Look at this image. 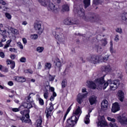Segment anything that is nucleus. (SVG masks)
<instances>
[{"label":"nucleus","instance_id":"f257e3e1","mask_svg":"<svg viewBox=\"0 0 127 127\" xmlns=\"http://www.w3.org/2000/svg\"><path fill=\"white\" fill-rule=\"evenodd\" d=\"M104 79L103 77L97 78L95 79V82L93 81H87L86 82L87 86L88 88H90V89H95L97 87L99 89L105 90L109 85L110 89L112 91H115V90H117L119 88V86H120V80H115L112 81V79H109L106 82H105Z\"/></svg>","mask_w":127,"mask_h":127},{"label":"nucleus","instance_id":"f03ea898","mask_svg":"<svg viewBox=\"0 0 127 127\" xmlns=\"http://www.w3.org/2000/svg\"><path fill=\"white\" fill-rule=\"evenodd\" d=\"M73 11L75 14H77V16H79V17L82 18L86 21H92V22H94V21L99 22V21H100V18H99V16H98L94 15L89 17L86 16L85 14V11L83 8H79L77 9L76 8H74Z\"/></svg>","mask_w":127,"mask_h":127},{"label":"nucleus","instance_id":"7ed1b4c3","mask_svg":"<svg viewBox=\"0 0 127 127\" xmlns=\"http://www.w3.org/2000/svg\"><path fill=\"white\" fill-rule=\"evenodd\" d=\"M81 114H82V109L79 106H78L75 111L73 112V115L67 119V126L74 127L77 124L78 120H79V118L81 116Z\"/></svg>","mask_w":127,"mask_h":127},{"label":"nucleus","instance_id":"20e7f679","mask_svg":"<svg viewBox=\"0 0 127 127\" xmlns=\"http://www.w3.org/2000/svg\"><path fill=\"white\" fill-rule=\"evenodd\" d=\"M39 2L43 6H47L49 10L53 11L54 12H57L59 11V9L56 7L54 4L53 0H38Z\"/></svg>","mask_w":127,"mask_h":127},{"label":"nucleus","instance_id":"39448f33","mask_svg":"<svg viewBox=\"0 0 127 127\" xmlns=\"http://www.w3.org/2000/svg\"><path fill=\"white\" fill-rule=\"evenodd\" d=\"M53 34L55 38L59 40L60 42H63L65 40V36L63 33L60 32L59 33H56V31H53Z\"/></svg>","mask_w":127,"mask_h":127},{"label":"nucleus","instance_id":"423d86ee","mask_svg":"<svg viewBox=\"0 0 127 127\" xmlns=\"http://www.w3.org/2000/svg\"><path fill=\"white\" fill-rule=\"evenodd\" d=\"M88 61L93 64L99 63L100 60V57L97 55H92L87 59Z\"/></svg>","mask_w":127,"mask_h":127},{"label":"nucleus","instance_id":"0eeeda50","mask_svg":"<svg viewBox=\"0 0 127 127\" xmlns=\"http://www.w3.org/2000/svg\"><path fill=\"white\" fill-rule=\"evenodd\" d=\"M87 95H88V93L85 94H81L79 93L77 95L76 101L79 105H81L82 103L84 102L83 99H85V98H87Z\"/></svg>","mask_w":127,"mask_h":127},{"label":"nucleus","instance_id":"6e6552de","mask_svg":"<svg viewBox=\"0 0 127 127\" xmlns=\"http://www.w3.org/2000/svg\"><path fill=\"white\" fill-rule=\"evenodd\" d=\"M97 124L98 127H104L107 126V122L105 121V118L104 117H99L98 123H97Z\"/></svg>","mask_w":127,"mask_h":127},{"label":"nucleus","instance_id":"1a4fd4ad","mask_svg":"<svg viewBox=\"0 0 127 127\" xmlns=\"http://www.w3.org/2000/svg\"><path fill=\"white\" fill-rule=\"evenodd\" d=\"M50 107L49 108L47 109L45 113L46 114V117L47 119L50 117V115H51V113H52V111L54 110V105L52 104V102L50 103L49 104Z\"/></svg>","mask_w":127,"mask_h":127},{"label":"nucleus","instance_id":"9d476101","mask_svg":"<svg viewBox=\"0 0 127 127\" xmlns=\"http://www.w3.org/2000/svg\"><path fill=\"white\" fill-rule=\"evenodd\" d=\"M34 27L35 28V30L37 31L39 34H41L42 32H43V29L41 27V24L38 23H35L34 24Z\"/></svg>","mask_w":127,"mask_h":127},{"label":"nucleus","instance_id":"9b49d317","mask_svg":"<svg viewBox=\"0 0 127 127\" xmlns=\"http://www.w3.org/2000/svg\"><path fill=\"white\" fill-rule=\"evenodd\" d=\"M64 22L66 25H72V24H77V23H78V22L71 18L65 19Z\"/></svg>","mask_w":127,"mask_h":127},{"label":"nucleus","instance_id":"f8f14e48","mask_svg":"<svg viewBox=\"0 0 127 127\" xmlns=\"http://www.w3.org/2000/svg\"><path fill=\"white\" fill-rule=\"evenodd\" d=\"M109 105V103L108 101L104 100L101 103V110L103 111V112H106L107 110H108V106Z\"/></svg>","mask_w":127,"mask_h":127},{"label":"nucleus","instance_id":"ddd939ff","mask_svg":"<svg viewBox=\"0 0 127 127\" xmlns=\"http://www.w3.org/2000/svg\"><path fill=\"white\" fill-rule=\"evenodd\" d=\"M102 70L106 73H110V72H113L115 70L113 67H112L111 65H105L102 67Z\"/></svg>","mask_w":127,"mask_h":127},{"label":"nucleus","instance_id":"4468645a","mask_svg":"<svg viewBox=\"0 0 127 127\" xmlns=\"http://www.w3.org/2000/svg\"><path fill=\"white\" fill-rule=\"evenodd\" d=\"M55 63H56L55 68L59 71H60V70H61V66H62L60 60L58 58L56 59L55 61Z\"/></svg>","mask_w":127,"mask_h":127},{"label":"nucleus","instance_id":"2eb2a0df","mask_svg":"<svg viewBox=\"0 0 127 127\" xmlns=\"http://www.w3.org/2000/svg\"><path fill=\"white\" fill-rule=\"evenodd\" d=\"M107 120H108L111 123H110V126L111 127H119L117 124H116V120L115 118H112L111 117H107Z\"/></svg>","mask_w":127,"mask_h":127},{"label":"nucleus","instance_id":"dca6fc26","mask_svg":"<svg viewBox=\"0 0 127 127\" xmlns=\"http://www.w3.org/2000/svg\"><path fill=\"white\" fill-rule=\"evenodd\" d=\"M14 80L16 82H19L20 83H24L26 81V78L23 76H15L14 77Z\"/></svg>","mask_w":127,"mask_h":127},{"label":"nucleus","instance_id":"f3484780","mask_svg":"<svg viewBox=\"0 0 127 127\" xmlns=\"http://www.w3.org/2000/svg\"><path fill=\"white\" fill-rule=\"evenodd\" d=\"M120 110V105H119V103L116 102L113 104L112 112L113 113H117Z\"/></svg>","mask_w":127,"mask_h":127},{"label":"nucleus","instance_id":"a211bd4d","mask_svg":"<svg viewBox=\"0 0 127 127\" xmlns=\"http://www.w3.org/2000/svg\"><path fill=\"white\" fill-rule=\"evenodd\" d=\"M119 123L122 125V126H127V115L121 117L119 119Z\"/></svg>","mask_w":127,"mask_h":127},{"label":"nucleus","instance_id":"6ab92c4d","mask_svg":"<svg viewBox=\"0 0 127 127\" xmlns=\"http://www.w3.org/2000/svg\"><path fill=\"white\" fill-rule=\"evenodd\" d=\"M117 95L119 97V99L121 102H123L124 101V99L125 98V93L122 90H119L118 92Z\"/></svg>","mask_w":127,"mask_h":127},{"label":"nucleus","instance_id":"aec40b11","mask_svg":"<svg viewBox=\"0 0 127 127\" xmlns=\"http://www.w3.org/2000/svg\"><path fill=\"white\" fill-rule=\"evenodd\" d=\"M7 65H11L10 68L11 69H14L15 67V62L11 60L7 59L6 61Z\"/></svg>","mask_w":127,"mask_h":127},{"label":"nucleus","instance_id":"412c9836","mask_svg":"<svg viewBox=\"0 0 127 127\" xmlns=\"http://www.w3.org/2000/svg\"><path fill=\"white\" fill-rule=\"evenodd\" d=\"M89 101L90 105H94L97 102V97L94 96H91L89 99Z\"/></svg>","mask_w":127,"mask_h":127},{"label":"nucleus","instance_id":"4be33fe9","mask_svg":"<svg viewBox=\"0 0 127 127\" xmlns=\"http://www.w3.org/2000/svg\"><path fill=\"white\" fill-rule=\"evenodd\" d=\"M17 120H20V121H22V123H25L26 124H27L28 123H30L31 122V120L30 119H28L27 120H25V117H17Z\"/></svg>","mask_w":127,"mask_h":127},{"label":"nucleus","instance_id":"5701e85b","mask_svg":"<svg viewBox=\"0 0 127 127\" xmlns=\"http://www.w3.org/2000/svg\"><path fill=\"white\" fill-rule=\"evenodd\" d=\"M100 62H105V61H108V60H109V57H110V55L107 54L104 57H103L102 56H100Z\"/></svg>","mask_w":127,"mask_h":127},{"label":"nucleus","instance_id":"b1692460","mask_svg":"<svg viewBox=\"0 0 127 127\" xmlns=\"http://www.w3.org/2000/svg\"><path fill=\"white\" fill-rule=\"evenodd\" d=\"M91 112H92V111H90L88 115L86 116L85 118H84V123L85 124H86V125H88V124L90 123V113H91Z\"/></svg>","mask_w":127,"mask_h":127},{"label":"nucleus","instance_id":"393cba45","mask_svg":"<svg viewBox=\"0 0 127 127\" xmlns=\"http://www.w3.org/2000/svg\"><path fill=\"white\" fill-rule=\"evenodd\" d=\"M121 18L122 19V20L126 21V20H127V13L124 12L122 14H121Z\"/></svg>","mask_w":127,"mask_h":127},{"label":"nucleus","instance_id":"a878e982","mask_svg":"<svg viewBox=\"0 0 127 127\" xmlns=\"http://www.w3.org/2000/svg\"><path fill=\"white\" fill-rule=\"evenodd\" d=\"M23 106L24 108H25L26 109H30L32 108V105H31V104L30 103H24L23 104Z\"/></svg>","mask_w":127,"mask_h":127},{"label":"nucleus","instance_id":"bb28decb","mask_svg":"<svg viewBox=\"0 0 127 127\" xmlns=\"http://www.w3.org/2000/svg\"><path fill=\"white\" fill-rule=\"evenodd\" d=\"M6 30H3L2 24H0V34H5Z\"/></svg>","mask_w":127,"mask_h":127},{"label":"nucleus","instance_id":"cd10ccee","mask_svg":"<svg viewBox=\"0 0 127 127\" xmlns=\"http://www.w3.org/2000/svg\"><path fill=\"white\" fill-rule=\"evenodd\" d=\"M37 127H42L41 125L42 124V118L38 119L36 121Z\"/></svg>","mask_w":127,"mask_h":127},{"label":"nucleus","instance_id":"c85d7f7f","mask_svg":"<svg viewBox=\"0 0 127 127\" xmlns=\"http://www.w3.org/2000/svg\"><path fill=\"white\" fill-rule=\"evenodd\" d=\"M91 0H84L83 2L85 8H87L90 5Z\"/></svg>","mask_w":127,"mask_h":127},{"label":"nucleus","instance_id":"c756f323","mask_svg":"<svg viewBox=\"0 0 127 127\" xmlns=\"http://www.w3.org/2000/svg\"><path fill=\"white\" fill-rule=\"evenodd\" d=\"M69 5L66 4V5H64L63 6V9H62L63 11H69Z\"/></svg>","mask_w":127,"mask_h":127},{"label":"nucleus","instance_id":"7c9ffc66","mask_svg":"<svg viewBox=\"0 0 127 127\" xmlns=\"http://www.w3.org/2000/svg\"><path fill=\"white\" fill-rule=\"evenodd\" d=\"M11 42V40H9L6 41V44L4 47V49H6L9 47V45H10V43Z\"/></svg>","mask_w":127,"mask_h":127},{"label":"nucleus","instance_id":"2f4dec72","mask_svg":"<svg viewBox=\"0 0 127 127\" xmlns=\"http://www.w3.org/2000/svg\"><path fill=\"white\" fill-rule=\"evenodd\" d=\"M31 39H32L33 40H36V39H37L38 38V34H32L30 36Z\"/></svg>","mask_w":127,"mask_h":127},{"label":"nucleus","instance_id":"473e14b6","mask_svg":"<svg viewBox=\"0 0 127 127\" xmlns=\"http://www.w3.org/2000/svg\"><path fill=\"white\" fill-rule=\"evenodd\" d=\"M57 96V94H56V93L55 92H54L53 93V95L51 96L50 98V101L51 102H53V101H54V99H55V97H56Z\"/></svg>","mask_w":127,"mask_h":127},{"label":"nucleus","instance_id":"72a5a7b5","mask_svg":"<svg viewBox=\"0 0 127 127\" xmlns=\"http://www.w3.org/2000/svg\"><path fill=\"white\" fill-rule=\"evenodd\" d=\"M67 86V81L64 80L62 82V88H65Z\"/></svg>","mask_w":127,"mask_h":127},{"label":"nucleus","instance_id":"f704fd0d","mask_svg":"<svg viewBox=\"0 0 127 127\" xmlns=\"http://www.w3.org/2000/svg\"><path fill=\"white\" fill-rule=\"evenodd\" d=\"M36 50L37 52H38L39 53H41V52H42V51L44 50V48L41 47H38L37 48Z\"/></svg>","mask_w":127,"mask_h":127},{"label":"nucleus","instance_id":"c9c22d12","mask_svg":"<svg viewBox=\"0 0 127 127\" xmlns=\"http://www.w3.org/2000/svg\"><path fill=\"white\" fill-rule=\"evenodd\" d=\"M51 68V64L49 63H47L45 64V69L48 70V69H50Z\"/></svg>","mask_w":127,"mask_h":127},{"label":"nucleus","instance_id":"e433bc0d","mask_svg":"<svg viewBox=\"0 0 127 127\" xmlns=\"http://www.w3.org/2000/svg\"><path fill=\"white\" fill-rule=\"evenodd\" d=\"M110 51L111 53H113L114 52L113 50V41H110Z\"/></svg>","mask_w":127,"mask_h":127},{"label":"nucleus","instance_id":"4c0bfd02","mask_svg":"<svg viewBox=\"0 0 127 127\" xmlns=\"http://www.w3.org/2000/svg\"><path fill=\"white\" fill-rule=\"evenodd\" d=\"M116 32H118V33H120V34H121V33H123V29H122V28H117L116 29Z\"/></svg>","mask_w":127,"mask_h":127},{"label":"nucleus","instance_id":"58836bf2","mask_svg":"<svg viewBox=\"0 0 127 127\" xmlns=\"http://www.w3.org/2000/svg\"><path fill=\"white\" fill-rule=\"evenodd\" d=\"M1 35H3V38L1 40V42H5V41H6V39L5 38L6 37V35H5V33L4 34H1Z\"/></svg>","mask_w":127,"mask_h":127},{"label":"nucleus","instance_id":"ea45409f","mask_svg":"<svg viewBox=\"0 0 127 127\" xmlns=\"http://www.w3.org/2000/svg\"><path fill=\"white\" fill-rule=\"evenodd\" d=\"M39 103L41 106H43L44 105V101H43V99L41 98L38 99Z\"/></svg>","mask_w":127,"mask_h":127},{"label":"nucleus","instance_id":"a19ab883","mask_svg":"<svg viewBox=\"0 0 127 127\" xmlns=\"http://www.w3.org/2000/svg\"><path fill=\"white\" fill-rule=\"evenodd\" d=\"M96 49H97V51L99 52H101V51H103V49L102 48L101 46H96Z\"/></svg>","mask_w":127,"mask_h":127},{"label":"nucleus","instance_id":"79ce46f5","mask_svg":"<svg viewBox=\"0 0 127 127\" xmlns=\"http://www.w3.org/2000/svg\"><path fill=\"white\" fill-rule=\"evenodd\" d=\"M11 31L13 34H17L18 33L17 30H16V29L11 28Z\"/></svg>","mask_w":127,"mask_h":127},{"label":"nucleus","instance_id":"37998d69","mask_svg":"<svg viewBox=\"0 0 127 127\" xmlns=\"http://www.w3.org/2000/svg\"><path fill=\"white\" fill-rule=\"evenodd\" d=\"M49 93H48V91H46L44 93V97L45 99H46L47 100L48 99V95Z\"/></svg>","mask_w":127,"mask_h":127},{"label":"nucleus","instance_id":"c03bdc74","mask_svg":"<svg viewBox=\"0 0 127 127\" xmlns=\"http://www.w3.org/2000/svg\"><path fill=\"white\" fill-rule=\"evenodd\" d=\"M20 61L22 63H25V62H26V58L24 57H22L20 59Z\"/></svg>","mask_w":127,"mask_h":127},{"label":"nucleus","instance_id":"a18cd8bd","mask_svg":"<svg viewBox=\"0 0 127 127\" xmlns=\"http://www.w3.org/2000/svg\"><path fill=\"white\" fill-rule=\"evenodd\" d=\"M101 42H102V45L103 46H106V45H107V44L108 43V42H107L106 39L101 40Z\"/></svg>","mask_w":127,"mask_h":127},{"label":"nucleus","instance_id":"49530a36","mask_svg":"<svg viewBox=\"0 0 127 127\" xmlns=\"http://www.w3.org/2000/svg\"><path fill=\"white\" fill-rule=\"evenodd\" d=\"M25 117L26 118V119L25 118V121H27V120L29 119V112H26L25 114Z\"/></svg>","mask_w":127,"mask_h":127},{"label":"nucleus","instance_id":"de8ad7c7","mask_svg":"<svg viewBox=\"0 0 127 127\" xmlns=\"http://www.w3.org/2000/svg\"><path fill=\"white\" fill-rule=\"evenodd\" d=\"M26 113H29V110H24L20 112V114L23 115H25Z\"/></svg>","mask_w":127,"mask_h":127},{"label":"nucleus","instance_id":"09e8293b","mask_svg":"<svg viewBox=\"0 0 127 127\" xmlns=\"http://www.w3.org/2000/svg\"><path fill=\"white\" fill-rule=\"evenodd\" d=\"M5 16L8 19H11V15L8 13H5Z\"/></svg>","mask_w":127,"mask_h":127},{"label":"nucleus","instance_id":"8fccbe9b","mask_svg":"<svg viewBox=\"0 0 127 127\" xmlns=\"http://www.w3.org/2000/svg\"><path fill=\"white\" fill-rule=\"evenodd\" d=\"M12 111L13 112H14L15 113H16L17 112H19L20 111V108H12Z\"/></svg>","mask_w":127,"mask_h":127},{"label":"nucleus","instance_id":"3c124183","mask_svg":"<svg viewBox=\"0 0 127 127\" xmlns=\"http://www.w3.org/2000/svg\"><path fill=\"white\" fill-rule=\"evenodd\" d=\"M17 44L20 49H23V46L22 45V44H21V43H20V42H18Z\"/></svg>","mask_w":127,"mask_h":127},{"label":"nucleus","instance_id":"603ef678","mask_svg":"<svg viewBox=\"0 0 127 127\" xmlns=\"http://www.w3.org/2000/svg\"><path fill=\"white\" fill-rule=\"evenodd\" d=\"M93 3L94 4H99L100 3V0H94Z\"/></svg>","mask_w":127,"mask_h":127},{"label":"nucleus","instance_id":"864d4df0","mask_svg":"<svg viewBox=\"0 0 127 127\" xmlns=\"http://www.w3.org/2000/svg\"><path fill=\"white\" fill-rule=\"evenodd\" d=\"M0 4H2V5H5L6 3L3 0H0Z\"/></svg>","mask_w":127,"mask_h":127},{"label":"nucleus","instance_id":"5fc2aeb1","mask_svg":"<svg viewBox=\"0 0 127 127\" xmlns=\"http://www.w3.org/2000/svg\"><path fill=\"white\" fill-rule=\"evenodd\" d=\"M15 57H16L15 55H11L10 56V58L11 59H12V60H14V59H15Z\"/></svg>","mask_w":127,"mask_h":127},{"label":"nucleus","instance_id":"6e6d98bb","mask_svg":"<svg viewBox=\"0 0 127 127\" xmlns=\"http://www.w3.org/2000/svg\"><path fill=\"white\" fill-rule=\"evenodd\" d=\"M115 40L117 42H118V41H119V40H120V39L119 38V35H116Z\"/></svg>","mask_w":127,"mask_h":127},{"label":"nucleus","instance_id":"4d7b16f0","mask_svg":"<svg viewBox=\"0 0 127 127\" xmlns=\"http://www.w3.org/2000/svg\"><path fill=\"white\" fill-rule=\"evenodd\" d=\"M22 41H23L24 44H26V43H27V40H26V39L25 38H23L22 39Z\"/></svg>","mask_w":127,"mask_h":127},{"label":"nucleus","instance_id":"13d9d810","mask_svg":"<svg viewBox=\"0 0 127 127\" xmlns=\"http://www.w3.org/2000/svg\"><path fill=\"white\" fill-rule=\"evenodd\" d=\"M0 56L1 58H4V53L3 52H0Z\"/></svg>","mask_w":127,"mask_h":127},{"label":"nucleus","instance_id":"bf43d9fd","mask_svg":"<svg viewBox=\"0 0 127 127\" xmlns=\"http://www.w3.org/2000/svg\"><path fill=\"white\" fill-rule=\"evenodd\" d=\"M9 50L10 52H15V48H9Z\"/></svg>","mask_w":127,"mask_h":127},{"label":"nucleus","instance_id":"052dcab7","mask_svg":"<svg viewBox=\"0 0 127 127\" xmlns=\"http://www.w3.org/2000/svg\"><path fill=\"white\" fill-rule=\"evenodd\" d=\"M27 99L28 100V102H29L30 103V102H31V96H30V94H29V95L27 97Z\"/></svg>","mask_w":127,"mask_h":127},{"label":"nucleus","instance_id":"680f3d73","mask_svg":"<svg viewBox=\"0 0 127 127\" xmlns=\"http://www.w3.org/2000/svg\"><path fill=\"white\" fill-rule=\"evenodd\" d=\"M54 79H55V78L53 76H50L49 77V81H52H52H54Z\"/></svg>","mask_w":127,"mask_h":127},{"label":"nucleus","instance_id":"e2e57ef3","mask_svg":"<svg viewBox=\"0 0 127 127\" xmlns=\"http://www.w3.org/2000/svg\"><path fill=\"white\" fill-rule=\"evenodd\" d=\"M41 67H42V65H41V63L40 62L38 63V69H41Z\"/></svg>","mask_w":127,"mask_h":127},{"label":"nucleus","instance_id":"0e129e2a","mask_svg":"<svg viewBox=\"0 0 127 127\" xmlns=\"http://www.w3.org/2000/svg\"><path fill=\"white\" fill-rule=\"evenodd\" d=\"M8 85L9 86H13V82H12V81H8Z\"/></svg>","mask_w":127,"mask_h":127},{"label":"nucleus","instance_id":"69168bd1","mask_svg":"<svg viewBox=\"0 0 127 127\" xmlns=\"http://www.w3.org/2000/svg\"><path fill=\"white\" fill-rule=\"evenodd\" d=\"M86 92H87V89H86V88L83 87V88L82 89V93H86Z\"/></svg>","mask_w":127,"mask_h":127},{"label":"nucleus","instance_id":"338daca9","mask_svg":"<svg viewBox=\"0 0 127 127\" xmlns=\"http://www.w3.org/2000/svg\"><path fill=\"white\" fill-rule=\"evenodd\" d=\"M70 111H71V106H70L67 110L66 114H69V112H70Z\"/></svg>","mask_w":127,"mask_h":127},{"label":"nucleus","instance_id":"774afa93","mask_svg":"<svg viewBox=\"0 0 127 127\" xmlns=\"http://www.w3.org/2000/svg\"><path fill=\"white\" fill-rule=\"evenodd\" d=\"M50 91H51V92H53V93H54V91H55V89L54 87H51L50 88Z\"/></svg>","mask_w":127,"mask_h":127}]
</instances>
